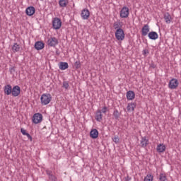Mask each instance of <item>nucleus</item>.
I'll return each mask as SVG.
<instances>
[{
  "label": "nucleus",
  "mask_w": 181,
  "mask_h": 181,
  "mask_svg": "<svg viewBox=\"0 0 181 181\" xmlns=\"http://www.w3.org/2000/svg\"><path fill=\"white\" fill-rule=\"evenodd\" d=\"M113 28L116 30L115 33L116 39L119 41L124 40L125 39V33H124V30H122L118 24H115Z\"/></svg>",
  "instance_id": "1"
},
{
  "label": "nucleus",
  "mask_w": 181,
  "mask_h": 181,
  "mask_svg": "<svg viewBox=\"0 0 181 181\" xmlns=\"http://www.w3.org/2000/svg\"><path fill=\"white\" fill-rule=\"evenodd\" d=\"M40 101L42 105H47L52 101V95L49 93H44L41 95Z\"/></svg>",
  "instance_id": "2"
},
{
  "label": "nucleus",
  "mask_w": 181,
  "mask_h": 181,
  "mask_svg": "<svg viewBox=\"0 0 181 181\" xmlns=\"http://www.w3.org/2000/svg\"><path fill=\"white\" fill-rule=\"evenodd\" d=\"M178 86H179V81L176 78L171 79L168 83V87L171 90H175L177 88Z\"/></svg>",
  "instance_id": "3"
},
{
  "label": "nucleus",
  "mask_w": 181,
  "mask_h": 181,
  "mask_svg": "<svg viewBox=\"0 0 181 181\" xmlns=\"http://www.w3.org/2000/svg\"><path fill=\"white\" fill-rule=\"evenodd\" d=\"M43 119V116L40 113H35L33 117V122L34 124H40Z\"/></svg>",
  "instance_id": "4"
},
{
  "label": "nucleus",
  "mask_w": 181,
  "mask_h": 181,
  "mask_svg": "<svg viewBox=\"0 0 181 181\" xmlns=\"http://www.w3.org/2000/svg\"><path fill=\"white\" fill-rule=\"evenodd\" d=\"M129 16V8L127 6H124L120 11V16L122 18H128Z\"/></svg>",
  "instance_id": "5"
},
{
  "label": "nucleus",
  "mask_w": 181,
  "mask_h": 181,
  "mask_svg": "<svg viewBox=\"0 0 181 181\" xmlns=\"http://www.w3.org/2000/svg\"><path fill=\"white\" fill-rule=\"evenodd\" d=\"M151 30V28H149V25L148 24H146L144 25V27L141 29V35L142 36H148L149 35V32Z\"/></svg>",
  "instance_id": "6"
},
{
  "label": "nucleus",
  "mask_w": 181,
  "mask_h": 181,
  "mask_svg": "<svg viewBox=\"0 0 181 181\" xmlns=\"http://www.w3.org/2000/svg\"><path fill=\"white\" fill-rule=\"evenodd\" d=\"M11 94L13 97H18L21 94V87L18 86H14L11 90Z\"/></svg>",
  "instance_id": "7"
},
{
  "label": "nucleus",
  "mask_w": 181,
  "mask_h": 181,
  "mask_svg": "<svg viewBox=\"0 0 181 181\" xmlns=\"http://www.w3.org/2000/svg\"><path fill=\"white\" fill-rule=\"evenodd\" d=\"M135 108H136V103H128L127 107V110L128 112H133V111H135Z\"/></svg>",
  "instance_id": "8"
},
{
  "label": "nucleus",
  "mask_w": 181,
  "mask_h": 181,
  "mask_svg": "<svg viewBox=\"0 0 181 181\" xmlns=\"http://www.w3.org/2000/svg\"><path fill=\"white\" fill-rule=\"evenodd\" d=\"M156 151L158 153H163L166 151V146L163 144H160L157 146Z\"/></svg>",
  "instance_id": "9"
},
{
  "label": "nucleus",
  "mask_w": 181,
  "mask_h": 181,
  "mask_svg": "<svg viewBox=\"0 0 181 181\" xmlns=\"http://www.w3.org/2000/svg\"><path fill=\"white\" fill-rule=\"evenodd\" d=\"M148 37L151 40H156V39H158L159 37V35H158V33H156L155 31H151V32L148 33Z\"/></svg>",
  "instance_id": "10"
},
{
  "label": "nucleus",
  "mask_w": 181,
  "mask_h": 181,
  "mask_svg": "<svg viewBox=\"0 0 181 181\" xmlns=\"http://www.w3.org/2000/svg\"><path fill=\"white\" fill-rule=\"evenodd\" d=\"M59 44V41L57 40V38L56 37H51L48 40V45L49 46H56Z\"/></svg>",
  "instance_id": "11"
},
{
  "label": "nucleus",
  "mask_w": 181,
  "mask_h": 181,
  "mask_svg": "<svg viewBox=\"0 0 181 181\" xmlns=\"http://www.w3.org/2000/svg\"><path fill=\"white\" fill-rule=\"evenodd\" d=\"M35 7L33 6H30L27 8L25 10V13L28 16H32L33 15H35Z\"/></svg>",
  "instance_id": "12"
},
{
  "label": "nucleus",
  "mask_w": 181,
  "mask_h": 181,
  "mask_svg": "<svg viewBox=\"0 0 181 181\" xmlns=\"http://www.w3.org/2000/svg\"><path fill=\"white\" fill-rule=\"evenodd\" d=\"M90 136L92 139H97L98 138V130L96 129H93L90 132Z\"/></svg>",
  "instance_id": "13"
},
{
  "label": "nucleus",
  "mask_w": 181,
  "mask_h": 181,
  "mask_svg": "<svg viewBox=\"0 0 181 181\" xmlns=\"http://www.w3.org/2000/svg\"><path fill=\"white\" fill-rule=\"evenodd\" d=\"M81 16L83 19H88V18H90V11L87 9H83L81 12Z\"/></svg>",
  "instance_id": "14"
},
{
  "label": "nucleus",
  "mask_w": 181,
  "mask_h": 181,
  "mask_svg": "<svg viewBox=\"0 0 181 181\" xmlns=\"http://www.w3.org/2000/svg\"><path fill=\"white\" fill-rule=\"evenodd\" d=\"M35 47L36 50H42V49L45 48V43H43L41 41H38V42H35Z\"/></svg>",
  "instance_id": "15"
},
{
  "label": "nucleus",
  "mask_w": 181,
  "mask_h": 181,
  "mask_svg": "<svg viewBox=\"0 0 181 181\" xmlns=\"http://www.w3.org/2000/svg\"><path fill=\"white\" fill-rule=\"evenodd\" d=\"M12 86L11 85H6L4 87V93L6 94V95H11L12 94Z\"/></svg>",
  "instance_id": "16"
},
{
  "label": "nucleus",
  "mask_w": 181,
  "mask_h": 181,
  "mask_svg": "<svg viewBox=\"0 0 181 181\" xmlns=\"http://www.w3.org/2000/svg\"><path fill=\"white\" fill-rule=\"evenodd\" d=\"M127 98L129 100H132L135 98V93L132 90H129L127 93Z\"/></svg>",
  "instance_id": "17"
},
{
  "label": "nucleus",
  "mask_w": 181,
  "mask_h": 181,
  "mask_svg": "<svg viewBox=\"0 0 181 181\" xmlns=\"http://www.w3.org/2000/svg\"><path fill=\"white\" fill-rule=\"evenodd\" d=\"M11 50L13 53H16L21 50V45L18 43H14L13 45L11 47Z\"/></svg>",
  "instance_id": "18"
},
{
  "label": "nucleus",
  "mask_w": 181,
  "mask_h": 181,
  "mask_svg": "<svg viewBox=\"0 0 181 181\" xmlns=\"http://www.w3.org/2000/svg\"><path fill=\"white\" fill-rule=\"evenodd\" d=\"M95 119L96 121H98L99 122H101L103 121V113H101V110H98L95 115Z\"/></svg>",
  "instance_id": "19"
},
{
  "label": "nucleus",
  "mask_w": 181,
  "mask_h": 181,
  "mask_svg": "<svg viewBox=\"0 0 181 181\" xmlns=\"http://www.w3.org/2000/svg\"><path fill=\"white\" fill-rule=\"evenodd\" d=\"M149 141L146 139V136L142 137L141 140V145L142 146V148H146V146H148V142Z\"/></svg>",
  "instance_id": "20"
},
{
  "label": "nucleus",
  "mask_w": 181,
  "mask_h": 181,
  "mask_svg": "<svg viewBox=\"0 0 181 181\" xmlns=\"http://www.w3.org/2000/svg\"><path fill=\"white\" fill-rule=\"evenodd\" d=\"M164 19L166 23H170V22H172V16L170 14H169V13H165L164 14Z\"/></svg>",
  "instance_id": "21"
},
{
  "label": "nucleus",
  "mask_w": 181,
  "mask_h": 181,
  "mask_svg": "<svg viewBox=\"0 0 181 181\" xmlns=\"http://www.w3.org/2000/svg\"><path fill=\"white\" fill-rule=\"evenodd\" d=\"M59 69L60 70H66L69 69V64L67 62H61L59 64Z\"/></svg>",
  "instance_id": "22"
},
{
  "label": "nucleus",
  "mask_w": 181,
  "mask_h": 181,
  "mask_svg": "<svg viewBox=\"0 0 181 181\" xmlns=\"http://www.w3.org/2000/svg\"><path fill=\"white\" fill-rule=\"evenodd\" d=\"M21 134H23V135H25L28 137V139L32 141V136H30V134H29V133H27L26 130H25V129L21 128Z\"/></svg>",
  "instance_id": "23"
},
{
  "label": "nucleus",
  "mask_w": 181,
  "mask_h": 181,
  "mask_svg": "<svg viewBox=\"0 0 181 181\" xmlns=\"http://www.w3.org/2000/svg\"><path fill=\"white\" fill-rule=\"evenodd\" d=\"M67 4H69V1L67 0H60L59 1V6H62V8L67 6Z\"/></svg>",
  "instance_id": "24"
},
{
  "label": "nucleus",
  "mask_w": 181,
  "mask_h": 181,
  "mask_svg": "<svg viewBox=\"0 0 181 181\" xmlns=\"http://www.w3.org/2000/svg\"><path fill=\"white\" fill-rule=\"evenodd\" d=\"M144 181H153V175L148 174L145 177Z\"/></svg>",
  "instance_id": "25"
},
{
  "label": "nucleus",
  "mask_w": 181,
  "mask_h": 181,
  "mask_svg": "<svg viewBox=\"0 0 181 181\" xmlns=\"http://www.w3.org/2000/svg\"><path fill=\"white\" fill-rule=\"evenodd\" d=\"M160 181H166L167 180L166 174L160 173Z\"/></svg>",
  "instance_id": "26"
},
{
  "label": "nucleus",
  "mask_w": 181,
  "mask_h": 181,
  "mask_svg": "<svg viewBox=\"0 0 181 181\" xmlns=\"http://www.w3.org/2000/svg\"><path fill=\"white\" fill-rule=\"evenodd\" d=\"M52 26L54 28V29H60V28H62V23H53Z\"/></svg>",
  "instance_id": "27"
},
{
  "label": "nucleus",
  "mask_w": 181,
  "mask_h": 181,
  "mask_svg": "<svg viewBox=\"0 0 181 181\" xmlns=\"http://www.w3.org/2000/svg\"><path fill=\"white\" fill-rule=\"evenodd\" d=\"M74 66L76 69H80V67H81V63L80 62V61H76L74 64Z\"/></svg>",
  "instance_id": "28"
},
{
  "label": "nucleus",
  "mask_w": 181,
  "mask_h": 181,
  "mask_svg": "<svg viewBox=\"0 0 181 181\" xmlns=\"http://www.w3.org/2000/svg\"><path fill=\"white\" fill-rule=\"evenodd\" d=\"M112 141H113V142H115V144H119V138L117 136H115L112 138Z\"/></svg>",
  "instance_id": "29"
},
{
  "label": "nucleus",
  "mask_w": 181,
  "mask_h": 181,
  "mask_svg": "<svg viewBox=\"0 0 181 181\" xmlns=\"http://www.w3.org/2000/svg\"><path fill=\"white\" fill-rule=\"evenodd\" d=\"M63 87H64V88H65L66 90H68V89H69V87H70V86L69 85V82H67V81L63 82Z\"/></svg>",
  "instance_id": "30"
},
{
  "label": "nucleus",
  "mask_w": 181,
  "mask_h": 181,
  "mask_svg": "<svg viewBox=\"0 0 181 181\" xmlns=\"http://www.w3.org/2000/svg\"><path fill=\"white\" fill-rule=\"evenodd\" d=\"M52 23H62V21H60L59 18H55L52 21Z\"/></svg>",
  "instance_id": "31"
},
{
  "label": "nucleus",
  "mask_w": 181,
  "mask_h": 181,
  "mask_svg": "<svg viewBox=\"0 0 181 181\" xmlns=\"http://www.w3.org/2000/svg\"><path fill=\"white\" fill-rule=\"evenodd\" d=\"M49 179L52 180V181H57V177H56V176L54 175H49Z\"/></svg>",
  "instance_id": "32"
},
{
  "label": "nucleus",
  "mask_w": 181,
  "mask_h": 181,
  "mask_svg": "<svg viewBox=\"0 0 181 181\" xmlns=\"http://www.w3.org/2000/svg\"><path fill=\"white\" fill-rule=\"evenodd\" d=\"M107 110H108V108H107V107L105 106L103 107V109L100 111H101V113L103 112V114H105Z\"/></svg>",
  "instance_id": "33"
},
{
  "label": "nucleus",
  "mask_w": 181,
  "mask_h": 181,
  "mask_svg": "<svg viewBox=\"0 0 181 181\" xmlns=\"http://www.w3.org/2000/svg\"><path fill=\"white\" fill-rule=\"evenodd\" d=\"M113 115H114L115 118H116V119H118V117H119V115L117 110H115V111L114 112Z\"/></svg>",
  "instance_id": "34"
},
{
  "label": "nucleus",
  "mask_w": 181,
  "mask_h": 181,
  "mask_svg": "<svg viewBox=\"0 0 181 181\" xmlns=\"http://www.w3.org/2000/svg\"><path fill=\"white\" fill-rule=\"evenodd\" d=\"M148 53H149V52H148V49H144V50L143 51V54H144V56H146V54H148Z\"/></svg>",
  "instance_id": "35"
}]
</instances>
